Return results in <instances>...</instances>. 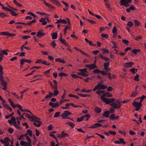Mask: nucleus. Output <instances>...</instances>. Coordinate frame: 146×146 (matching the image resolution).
<instances>
[{"instance_id":"nucleus-1","label":"nucleus","mask_w":146,"mask_h":146,"mask_svg":"<svg viewBox=\"0 0 146 146\" xmlns=\"http://www.w3.org/2000/svg\"><path fill=\"white\" fill-rule=\"evenodd\" d=\"M101 99L106 104H108L112 103H113L115 101L114 98H106L104 96H101Z\"/></svg>"},{"instance_id":"nucleus-2","label":"nucleus","mask_w":146,"mask_h":146,"mask_svg":"<svg viewBox=\"0 0 146 146\" xmlns=\"http://www.w3.org/2000/svg\"><path fill=\"white\" fill-rule=\"evenodd\" d=\"M110 105L115 109H118L121 107V102L118 99L116 100V102L111 103L110 104Z\"/></svg>"},{"instance_id":"nucleus-3","label":"nucleus","mask_w":146,"mask_h":146,"mask_svg":"<svg viewBox=\"0 0 146 146\" xmlns=\"http://www.w3.org/2000/svg\"><path fill=\"white\" fill-rule=\"evenodd\" d=\"M78 70L80 71V72L78 73V74L79 75L85 77H87L88 76V74L86 73L87 71L86 68L78 69Z\"/></svg>"},{"instance_id":"nucleus-4","label":"nucleus","mask_w":146,"mask_h":146,"mask_svg":"<svg viewBox=\"0 0 146 146\" xmlns=\"http://www.w3.org/2000/svg\"><path fill=\"white\" fill-rule=\"evenodd\" d=\"M107 88V86L102 84L101 83H99L95 86L93 90V91H95L98 89L104 90Z\"/></svg>"},{"instance_id":"nucleus-5","label":"nucleus","mask_w":146,"mask_h":146,"mask_svg":"<svg viewBox=\"0 0 146 146\" xmlns=\"http://www.w3.org/2000/svg\"><path fill=\"white\" fill-rule=\"evenodd\" d=\"M71 113L67 110H65L64 112L62 113L60 116L62 117V119H65L67 118H70L68 116L69 115L71 114Z\"/></svg>"},{"instance_id":"nucleus-6","label":"nucleus","mask_w":146,"mask_h":146,"mask_svg":"<svg viewBox=\"0 0 146 146\" xmlns=\"http://www.w3.org/2000/svg\"><path fill=\"white\" fill-rule=\"evenodd\" d=\"M131 2V0H120V5H123L125 7H128L129 6V3Z\"/></svg>"},{"instance_id":"nucleus-7","label":"nucleus","mask_w":146,"mask_h":146,"mask_svg":"<svg viewBox=\"0 0 146 146\" xmlns=\"http://www.w3.org/2000/svg\"><path fill=\"white\" fill-rule=\"evenodd\" d=\"M4 141L2 139H0L1 143L4 144V146H9V142L10 141V140L8 137H6L4 139Z\"/></svg>"},{"instance_id":"nucleus-8","label":"nucleus","mask_w":146,"mask_h":146,"mask_svg":"<svg viewBox=\"0 0 146 146\" xmlns=\"http://www.w3.org/2000/svg\"><path fill=\"white\" fill-rule=\"evenodd\" d=\"M32 121L35 122L33 123V125L37 127H39L40 126L41 122L40 121V119L36 117H35Z\"/></svg>"},{"instance_id":"nucleus-9","label":"nucleus","mask_w":146,"mask_h":146,"mask_svg":"<svg viewBox=\"0 0 146 146\" xmlns=\"http://www.w3.org/2000/svg\"><path fill=\"white\" fill-rule=\"evenodd\" d=\"M132 105L135 108V110L138 111L139 110L142 106V104H140L137 102L135 101L132 103Z\"/></svg>"},{"instance_id":"nucleus-10","label":"nucleus","mask_w":146,"mask_h":146,"mask_svg":"<svg viewBox=\"0 0 146 146\" xmlns=\"http://www.w3.org/2000/svg\"><path fill=\"white\" fill-rule=\"evenodd\" d=\"M85 67L88 68V70H90L95 68H97L98 67L96 64L94 63L90 64H86L85 65Z\"/></svg>"},{"instance_id":"nucleus-11","label":"nucleus","mask_w":146,"mask_h":146,"mask_svg":"<svg viewBox=\"0 0 146 146\" xmlns=\"http://www.w3.org/2000/svg\"><path fill=\"white\" fill-rule=\"evenodd\" d=\"M2 104L6 109L9 110L10 111H12V109L8 104H7L6 101L5 100L2 101Z\"/></svg>"},{"instance_id":"nucleus-12","label":"nucleus","mask_w":146,"mask_h":146,"mask_svg":"<svg viewBox=\"0 0 146 146\" xmlns=\"http://www.w3.org/2000/svg\"><path fill=\"white\" fill-rule=\"evenodd\" d=\"M46 35V33L43 32V30L40 29L37 33L36 36L39 38H41L43 36Z\"/></svg>"},{"instance_id":"nucleus-13","label":"nucleus","mask_w":146,"mask_h":146,"mask_svg":"<svg viewBox=\"0 0 146 146\" xmlns=\"http://www.w3.org/2000/svg\"><path fill=\"white\" fill-rule=\"evenodd\" d=\"M24 114H25V115L28 118L30 121H33V119L36 117L33 114V115H31V116L28 113H24Z\"/></svg>"},{"instance_id":"nucleus-14","label":"nucleus","mask_w":146,"mask_h":146,"mask_svg":"<svg viewBox=\"0 0 146 146\" xmlns=\"http://www.w3.org/2000/svg\"><path fill=\"white\" fill-rule=\"evenodd\" d=\"M68 134L64 133V131H63L62 132L61 134H58V137L60 138H62L63 137H68Z\"/></svg>"},{"instance_id":"nucleus-15","label":"nucleus","mask_w":146,"mask_h":146,"mask_svg":"<svg viewBox=\"0 0 146 146\" xmlns=\"http://www.w3.org/2000/svg\"><path fill=\"white\" fill-rule=\"evenodd\" d=\"M43 2H44L45 5L47 7L52 9H55V7L53 6L52 5L48 3H47L46 2L45 0H43Z\"/></svg>"},{"instance_id":"nucleus-16","label":"nucleus","mask_w":146,"mask_h":146,"mask_svg":"<svg viewBox=\"0 0 146 146\" xmlns=\"http://www.w3.org/2000/svg\"><path fill=\"white\" fill-rule=\"evenodd\" d=\"M134 64L133 62H127L125 64L124 66L126 68H129L131 67Z\"/></svg>"},{"instance_id":"nucleus-17","label":"nucleus","mask_w":146,"mask_h":146,"mask_svg":"<svg viewBox=\"0 0 146 146\" xmlns=\"http://www.w3.org/2000/svg\"><path fill=\"white\" fill-rule=\"evenodd\" d=\"M51 107L54 108L57 107L59 106L58 103L56 102L55 103H53L52 102H50L48 104Z\"/></svg>"},{"instance_id":"nucleus-18","label":"nucleus","mask_w":146,"mask_h":146,"mask_svg":"<svg viewBox=\"0 0 146 146\" xmlns=\"http://www.w3.org/2000/svg\"><path fill=\"white\" fill-rule=\"evenodd\" d=\"M1 84L3 86V87L2 89L4 90H6L7 88V83L5 81H4L1 82Z\"/></svg>"},{"instance_id":"nucleus-19","label":"nucleus","mask_w":146,"mask_h":146,"mask_svg":"<svg viewBox=\"0 0 146 146\" xmlns=\"http://www.w3.org/2000/svg\"><path fill=\"white\" fill-rule=\"evenodd\" d=\"M110 64V63L109 62H106L104 64V69L106 71H108V66Z\"/></svg>"},{"instance_id":"nucleus-20","label":"nucleus","mask_w":146,"mask_h":146,"mask_svg":"<svg viewBox=\"0 0 146 146\" xmlns=\"http://www.w3.org/2000/svg\"><path fill=\"white\" fill-rule=\"evenodd\" d=\"M102 125L101 124L99 123H96L94 124L89 127L91 128H96L98 127H102Z\"/></svg>"},{"instance_id":"nucleus-21","label":"nucleus","mask_w":146,"mask_h":146,"mask_svg":"<svg viewBox=\"0 0 146 146\" xmlns=\"http://www.w3.org/2000/svg\"><path fill=\"white\" fill-rule=\"evenodd\" d=\"M48 93V95L45 96V99L47 100H49L50 98L53 96L52 93L51 92H49Z\"/></svg>"},{"instance_id":"nucleus-22","label":"nucleus","mask_w":146,"mask_h":146,"mask_svg":"<svg viewBox=\"0 0 146 146\" xmlns=\"http://www.w3.org/2000/svg\"><path fill=\"white\" fill-rule=\"evenodd\" d=\"M20 144L21 145H25L26 146H29V145H31L30 143L23 141H21Z\"/></svg>"},{"instance_id":"nucleus-23","label":"nucleus","mask_w":146,"mask_h":146,"mask_svg":"<svg viewBox=\"0 0 146 146\" xmlns=\"http://www.w3.org/2000/svg\"><path fill=\"white\" fill-rule=\"evenodd\" d=\"M99 55L100 56V57L102 60H105V61H108L110 60L107 57H104L103 55H101V54H100Z\"/></svg>"},{"instance_id":"nucleus-24","label":"nucleus","mask_w":146,"mask_h":146,"mask_svg":"<svg viewBox=\"0 0 146 146\" xmlns=\"http://www.w3.org/2000/svg\"><path fill=\"white\" fill-rule=\"evenodd\" d=\"M55 60L56 62H58L63 64H64L66 62L65 61L62 59L61 58H56L55 59Z\"/></svg>"},{"instance_id":"nucleus-25","label":"nucleus","mask_w":146,"mask_h":146,"mask_svg":"<svg viewBox=\"0 0 146 146\" xmlns=\"http://www.w3.org/2000/svg\"><path fill=\"white\" fill-rule=\"evenodd\" d=\"M108 77L109 79H114L115 78V76L114 74H111L110 73H108Z\"/></svg>"},{"instance_id":"nucleus-26","label":"nucleus","mask_w":146,"mask_h":146,"mask_svg":"<svg viewBox=\"0 0 146 146\" xmlns=\"http://www.w3.org/2000/svg\"><path fill=\"white\" fill-rule=\"evenodd\" d=\"M60 37L59 39V41H61L62 44H64L65 43H66V41L65 39L62 38V36L61 34H60Z\"/></svg>"},{"instance_id":"nucleus-27","label":"nucleus","mask_w":146,"mask_h":146,"mask_svg":"<svg viewBox=\"0 0 146 146\" xmlns=\"http://www.w3.org/2000/svg\"><path fill=\"white\" fill-rule=\"evenodd\" d=\"M94 111L97 113H99L102 110L101 108L98 107H96L94 109Z\"/></svg>"},{"instance_id":"nucleus-28","label":"nucleus","mask_w":146,"mask_h":146,"mask_svg":"<svg viewBox=\"0 0 146 146\" xmlns=\"http://www.w3.org/2000/svg\"><path fill=\"white\" fill-rule=\"evenodd\" d=\"M104 1L105 3V6L109 9H110L111 7L109 4V2L108 0H104Z\"/></svg>"},{"instance_id":"nucleus-29","label":"nucleus","mask_w":146,"mask_h":146,"mask_svg":"<svg viewBox=\"0 0 146 146\" xmlns=\"http://www.w3.org/2000/svg\"><path fill=\"white\" fill-rule=\"evenodd\" d=\"M52 2L53 4H56L58 6H60L61 4L58 0H53Z\"/></svg>"},{"instance_id":"nucleus-30","label":"nucleus","mask_w":146,"mask_h":146,"mask_svg":"<svg viewBox=\"0 0 146 146\" xmlns=\"http://www.w3.org/2000/svg\"><path fill=\"white\" fill-rule=\"evenodd\" d=\"M52 39H55L57 38L58 34L56 33H52Z\"/></svg>"},{"instance_id":"nucleus-31","label":"nucleus","mask_w":146,"mask_h":146,"mask_svg":"<svg viewBox=\"0 0 146 146\" xmlns=\"http://www.w3.org/2000/svg\"><path fill=\"white\" fill-rule=\"evenodd\" d=\"M137 94V93L136 91L133 92L129 96L130 97L133 98L135 97Z\"/></svg>"},{"instance_id":"nucleus-32","label":"nucleus","mask_w":146,"mask_h":146,"mask_svg":"<svg viewBox=\"0 0 146 146\" xmlns=\"http://www.w3.org/2000/svg\"><path fill=\"white\" fill-rule=\"evenodd\" d=\"M58 75V76L60 77L64 76L65 77H67L68 76V74L63 72H61Z\"/></svg>"},{"instance_id":"nucleus-33","label":"nucleus","mask_w":146,"mask_h":146,"mask_svg":"<svg viewBox=\"0 0 146 146\" xmlns=\"http://www.w3.org/2000/svg\"><path fill=\"white\" fill-rule=\"evenodd\" d=\"M109 112L108 111H106L104 112V114H103V116H104L105 117L107 118L109 116Z\"/></svg>"},{"instance_id":"nucleus-34","label":"nucleus","mask_w":146,"mask_h":146,"mask_svg":"<svg viewBox=\"0 0 146 146\" xmlns=\"http://www.w3.org/2000/svg\"><path fill=\"white\" fill-rule=\"evenodd\" d=\"M8 51H9V50L8 49L3 50H1V52L3 55H7L8 54L7 52Z\"/></svg>"},{"instance_id":"nucleus-35","label":"nucleus","mask_w":146,"mask_h":146,"mask_svg":"<svg viewBox=\"0 0 146 146\" xmlns=\"http://www.w3.org/2000/svg\"><path fill=\"white\" fill-rule=\"evenodd\" d=\"M9 33L8 32H3L0 33V35H3L5 36H9Z\"/></svg>"},{"instance_id":"nucleus-36","label":"nucleus","mask_w":146,"mask_h":146,"mask_svg":"<svg viewBox=\"0 0 146 146\" xmlns=\"http://www.w3.org/2000/svg\"><path fill=\"white\" fill-rule=\"evenodd\" d=\"M59 93L57 89L55 90L54 91V93H52L53 95L54 96H57Z\"/></svg>"},{"instance_id":"nucleus-37","label":"nucleus","mask_w":146,"mask_h":146,"mask_svg":"<svg viewBox=\"0 0 146 146\" xmlns=\"http://www.w3.org/2000/svg\"><path fill=\"white\" fill-rule=\"evenodd\" d=\"M102 50L103 52L102 53L103 54H106V53H108L109 52V50L108 49H107L105 48H104L102 49Z\"/></svg>"},{"instance_id":"nucleus-38","label":"nucleus","mask_w":146,"mask_h":146,"mask_svg":"<svg viewBox=\"0 0 146 146\" xmlns=\"http://www.w3.org/2000/svg\"><path fill=\"white\" fill-rule=\"evenodd\" d=\"M145 95H143L141 97H139L136 98L135 100L137 101L138 100H139V99H141L143 100L145 99Z\"/></svg>"},{"instance_id":"nucleus-39","label":"nucleus","mask_w":146,"mask_h":146,"mask_svg":"<svg viewBox=\"0 0 146 146\" xmlns=\"http://www.w3.org/2000/svg\"><path fill=\"white\" fill-rule=\"evenodd\" d=\"M77 94L78 95L80 96H81L82 97H87L88 96V97L90 96V95H87V94Z\"/></svg>"},{"instance_id":"nucleus-40","label":"nucleus","mask_w":146,"mask_h":146,"mask_svg":"<svg viewBox=\"0 0 146 146\" xmlns=\"http://www.w3.org/2000/svg\"><path fill=\"white\" fill-rule=\"evenodd\" d=\"M60 112L59 111L56 112L54 115V117L55 118H57L58 117L60 116Z\"/></svg>"},{"instance_id":"nucleus-41","label":"nucleus","mask_w":146,"mask_h":146,"mask_svg":"<svg viewBox=\"0 0 146 146\" xmlns=\"http://www.w3.org/2000/svg\"><path fill=\"white\" fill-rule=\"evenodd\" d=\"M84 119V117L83 116H81L80 118H77V121L78 122H80L82 121Z\"/></svg>"},{"instance_id":"nucleus-42","label":"nucleus","mask_w":146,"mask_h":146,"mask_svg":"<svg viewBox=\"0 0 146 146\" xmlns=\"http://www.w3.org/2000/svg\"><path fill=\"white\" fill-rule=\"evenodd\" d=\"M103 96H106L107 97H112V95L111 94H110L109 92H107Z\"/></svg>"},{"instance_id":"nucleus-43","label":"nucleus","mask_w":146,"mask_h":146,"mask_svg":"<svg viewBox=\"0 0 146 146\" xmlns=\"http://www.w3.org/2000/svg\"><path fill=\"white\" fill-rule=\"evenodd\" d=\"M140 51V50L139 49H134L133 50L132 52L133 53L135 54H137V52H139Z\"/></svg>"},{"instance_id":"nucleus-44","label":"nucleus","mask_w":146,"mask_h":146,"mask_svg":"<svg viewBox=\"0 0 146 146\" xmlns=\"http://www.w3.org/2000/svg\"><path fill=\"white\" fill-rule=\"evenodd\" d=\"M100 70L99 69H97V68L95 69L93 71V73L95 74L100 73Z\"/></svg>"},{"instance_id":"nucleus-45","label":"nucleus","mask_w":146,"mask_h":146,"mask_svg":"<svg viewBox=\"0 0 146 146\" xmlns=\"http://www.w3.org/2000/svg\"><path fill=\"white\" fill-rule=\"evenodd\" d=\"M27 134H28L30 136H31L33 134L32 131L30 129H27Z\"/></svg>"},{"instance_id":"nucleus-46","label":"nucleus","mask_w":146,"mask_h":146,"mask_svg":"<svg viewBox=\"0 0 146 146\" xmlns=\"http://www.w3.org/2000/svg\"><path fill=\"white\" fill-rule=\"evenodd\" d=\"M101 36L106 38H108L109 37V36L107 34H102L101 35Z\"/></svg>"},{"instance_id":"nucleus-47","label":"nucleus","mask_w":146,"mask_h":146,"mask_svg":"<svg viewBox=\"0 0 146 146\" xmlns=\"http://www.w3.org/2000/svg\"><path fill=\"white\" fill-rule=\"evenodd\" d=\"M10 13L11 15L13 16H17V14L15 12L12 10L11 9V11H10Z\"/></svg>"},{"instance_id":"nucleus-48","label":"nucleus","mask_w":146,"mask_h":146,"mask_svg":"<svg viewBox=\"0 0 146 146\" xmlns=\"http://www.w3.org/2000/svg\"><path fill=\"white\" fill-rule=\"evenodd\" d=\"M127 25L129 27H131L133 25V23L131 21H129L128 22Z\"/></svg>"},{"instance_id":"nucleus-49","label":"nucleus","mask_w":146,"mask_h":146,"mask_svg":"<svg viewBox=\"0 0 146 146\" xmlns=\"http://www.w3.org/2000/svg\"><path fill=\"white\" fill-rule=\"evenodd\" d=\"M7 16V15L5 13L0 12V17L3 18L4 17Z\"/></svg>"},{"instance_id":"nucleus-50","label":"nucleus","mask_w":146,"mask_h":146,"mask_svg":"<svg viewBox=\"0 0 146 146\" xmlns=\"http://www.w3.org/2000/svg\"><path fill=\"white\" fill-rule=\"evenodd\" d=\"M120 141V144H123V145H125L126 143V142L124 141V140L123 139L120 138L119 139Z\"/></svg>"},{"instance_id":"nucleus-51","label":"nucleus","mask_w":146,"mask_h":146,"mask_svg":"<svg viewBox=\"0 0 146 146\" xmlns=\"http://www.w3.org/2000/svg\"><path fill=\"white\" fill-rule=\"evenodd\" d=\"M16 121H15L14 122H13V125H14L16 128L19 129L20 128L19 126L18 125H17V124H16Z\"/></svg>"},{"instance_id":"nucleus-52","label":"nucleus","mask_w":146,"mask_h":146,"mask_svg":"<svg viewBox=\"0 0 146 146\" xmlns=\"http://www.w3.org/2000/svg\"><path fill=\"white\" fill-rule=\"evenodd\" d=\"M87 20L91 24H95L96 23L95 21L92 20L88 19Z\"/></svg>"},{"instance_id":"nucleus-53","label":"nucleus","mask_w":146,"mask_h":146,"mask_svg":"<svg viewBox=\"0 0 146 146\" xmlns=\"http://www.w3.org/2000/svg\"><path fill=\"white\" fill-rule=\"evenodd\" d=\"M134 22L135 25H137L138 27H139V26L140 24V23L139 22V21L137 20H134Z\"/></svg>"},{"instance_id":"nucleus-54","label":"nucleus","mask_w":146,"mask_h":146,"mask_svg":"<svg viewBox=\"0 0 146 146\" xmlns=\"http://www.w3.org/2000/svg\"><path fill=\"white\" fill-rule=\"evenodd\" d=\"M42 64L46 65H49L50 64L49 62H47L46 60L42 61Z\"/></svg>"},{"instance_id":"nucleus-55","label":"nucleus","mask_w":146,"mask_h":146,"mask_svg":"<svg viewBox=\"0 0 146 146\" xmlns=\"http://www.w3.org/2000/svg\"><path fill=\"white\" fill-rule=\"evenodd\" d=\"M42 60L41 59H37L36 61L35 62V63H42Z\"/></svg>"},{"instance_id":"nucleus-56","label":"nucleus","mask_w":146,"mask_h":146,"mask_svg":"<svg viewBox=\"0 0 146 146\" xmlns=\"http://www.w3.org/2000/svg\"><path fill=\"white\" fill-rule=\"evenodd\" d=\"M139 76L137 74L136 76H135L134 79L136 81H138L139 80Z\"/></svg>"},{"instance_id":"nucleus-57","label":"nucleus","mask_w":146,"mask_h":146,"mask_svg":"<svg viewBox=\"0 0 146 146\" xmlns=\"http://www.w3.org/2000/svg\"><path fill=\"white\" fill-rule=\"evenodd\" d=\"M107 71H106V72H105L103 70H100V73L102 74V75L103 76H106L107 74H108Z\"/></svg>"},{"instance_id":"nucleus-58","label":"nucleus","mask_w":146,"mask_h":146,"mask_svg":"<svg viewBox=\"0 0 146 146\" xmlns=\"http://www.w3.org/2000/svg\"><path fill=\"white\" fill-rule=\"evenodd\" d=\"M26 139L28 142V143H30V144H31V140L30 139V137L29 136H26Z\"/></svg>"},{"instance_id":"nucleus-59","label":"nucleus","mask_w":146,"mask_h":146,"mask_svg":"<svg viewBox=\"0 0 146 146\" xmlns=\"http://www.w3.org/2000/svg\"><path fill=\"white\" fill-rule=\"evenodd\" d=\"M36 22V20L35 19L33 20H32V21H31L27 23V24L29 25H30L33 23H35Z\"/></svg>"},{"instance_id":"nucleus-60","label":"nucleus","mask_w":146,"mask_h":146,"mask_svg":"<svg viewBox=\"0 0 146 146\" xmlns=\"http://www.w3.org/2000/svg\"><path fill=\"white\" fill-rule=\"evenodd\" d=\"M109 133L114 135H115L116 134V132L115 131H109L108 132Z\"/></svg>"},{"instance_id":"nucleus-61","label":"nucleus","mask_w":146,"mask_h":146,"mask_svg":"<svg viewBox=\"0 0 146 146\" xmlns=\"http://www.w3.org/2000/svg\"><path fill=\"white\" fill-rule=\"evenodd\" d=\"M3 67L1 65H0V76L2 75L3 74Z\"/></svg>"},{"instance_id":"nucleus-62","label":"nucleus","mask_w":146,"mask_h":146,"mask_svg":"<svg viewBox=\"0 0 146 146\" xmlns=\"http://www.w3.org/2000/svg\"><path fill=\"white\" fill-rule=\"evenodd\" d=\"M117 32V29H116V27L114 26L113 27V28L112 29V32L114 34L115 33H116Z\"/></svg>"},{"instance_id":"nucleus-63","label":"nucleus","mask_w":146,"mask_h":146,"mask_svg":"<svg viewBox=\"0 0 146 146\" xmlns=\"http://www.w3.org/2000/svg\"><path fill=\"white\" fill-rule=\"evenodd\" d=\"M50 45L53 47V48H54L56 45V44L54 41H52L50 44Z\"/></svg>"},{"instance_id":"nucleus-64","label":"nucleus","mask_w":146,"mask_h":146,"mask_svg":"<svg viewBox=\"0 0 146 146\" xmlns=\"http://www.w3.org/2000/svg\"><path fill=\"white\" fill-rule=\"evenodd\" d=\"M69 125L72 128H73L75 126V124L72 122H70L69 124Z\"/></svg>"}]
</instances>
